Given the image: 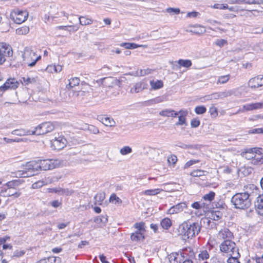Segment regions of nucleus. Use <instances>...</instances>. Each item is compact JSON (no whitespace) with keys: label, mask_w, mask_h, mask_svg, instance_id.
Returning <instances> with one entry per match:
<instances>
[{"label":"nucleus","mask_w":263,"mask_h":263,"mask_svg":"<svg viewBox=\"0 0 263 263\" xmlns=\"http://www.w3.org/2000/svg\"><path fill=\"white\" fill-rule=\"evenodd\" d=\"M163 98L162 97H158L154 99L147 101V104L149 105L155 104L162 102L163 101Z\"/></svg>","instance_id":"50"},{"label":"nucleus","mask_w":263,"mask_h":263,"mask_svg":"<svg viewBox=\"0 0 263 263\" xmlns=\"http://www.w3.org/2000/svg\"><path fill=\"white\" fill-rule=\"evenodd\" d=\"M41 170L40 160L36 161H29L26 163L25 166V170L22 171L21 174L22 177H28L37 173V172Z\"/></svg>","instance_id":"3"},{"label":"nucleus","mask_w":263,"mask_h":263,"mask_svg":"<svg viewBox=\"0 0 263 263\" xmlns=\"http://www.w3.org/2000/svg\"><path fill=\"white\" fill-rule=\"evenodd\" d=\"M88 130L93 134H98L100 133L98 128L92 125L88 126Z\"/></svg>","instance_id":"52"},{"label":"nucleus","mask_w":263,"mask_h":263,"mask_svg":"<svg viewBox=\"0 0 263 263\" xmlns=\"http://www.w3.org/2000/svg\"><path fill=\"white\" fill-rule=\"evenodd\" d=\"M200 162L199 160H191L187 161L184 166V168H187L192 165Z\"/></svg>","instance_id":"54"},{"label":"nucleus","mask_w":263,"mask_h":263,"mask_svg":"<svg viewBox=\"0 0 263 263\" xmlns=\"http://www.w3.org/2000/svg\"><path fill=\"white\" fill-rule=\"evenodd\" d=\"M97 119L106 126L114 127L116 126V122L110 117L100 115L98 116Z\"/></svg>","instance_id":"15"},{"label":"nucleus","mask_w":263,"mask_h":263,"mask_svg":"<svg viewBox=\"0 0 263 263\" xmlns=\"http://www.w3.org/2000/svg\"><path fill=\"white\" fill-rule=\"evenodd\" d=\"M162 190L161 189H149L144 191L141 193V195L145 196H155L159 194Z\"/></svg>","instance_id":"27"},{"label":"nucleus","mask_w":263,"mask_h":263,"mask_svg":"<svg viewBox=\"0 0 263 263\" xmlns=\"http://www.w3.org/2000/svg\"><path fill=\"white\" fill-rule=\"evenodd\" d=\"M132 152V149L129 146H125L120 150V153L122 155H126Z\"/></svg>","instance_id":"47"},{"label":"nucleus","mask_w":263,"mask_h":263,"mask_svg":"<svg viewBox=\"0 0 263 263\" xmlns=\"http://www.w3.org/2000/svg\"><path fill=\"white\" fill-rule=\"evenodd\" d=\"M105 198V194L104 193H99L96 195L94 197L95 204L101 205L103 200Z\"/></svg>","instance_id":"30"},{"label":"nucleus","mask_w":263,"mask_h":263,"mask_svg":"<svg viewBox=\"0 0 263 263\" xmlns=\"http://www.w3.org/2000/svg\"><path fill=\"white\" fill-rule=\"evenodd\" d=\"M147 84L144 81H142L135 83L131 87L130 92L132 93H138L147 88Z\"/></svg>","instance_id":"16"},{"label":"nucleus","mask_w":263,"mask_h":263,"mask_svg":"<svg viewBox=\"0 0 263 263\" xmlns=\"http://www.w3.org/2000/svg\"><path fill=\"white\" fill-rule=\"evenodd\" d=\"M54 129V125L50 122H44L39 125L31 130L32 135H42L51 132Z\"/></svg>","instance_id":"5"},{"label":"nucleus","mask_w":263,"mask_h":263,"mask_svg":"<svg viewBox=\"0 0 263 263\" xmlns=\"http://www.w3.org/2000/svg\"><path fill=\"white\" fill-rule=\"evenodd\" d=\"M167 13L170 14H178L180 13V10L179 8H168L166 10Z\"/></svg>","instance_id":"57"},{"label":"nucleus","mask_w":263,"mask_h":263,"mask_svg":"<svg viewBox=\"0 0 263 263\" xmlns=\"http://www.w3.org/2000/svg\"><path fill=\"white\" fill-rule=\"evenodd\" d=\"M63 163V160L58 159L40 160L41 170L43 171L52 170L61 166L62 165Z\"/></svg>","instance_id":"6"},{"label":"nucleus","mask_w":263,"mask_h":263,"mask_svg":"<svg viewBox=\"0 0 263 263\" xmlns=\"http://www.w3.org/2000/svg\"><path fill=\"white\" fill-rule=\"evenodd\" d=\"M230 74H227L224 76H221L218 78L217 84H223L227 83L230 79Z\"/></svg>","instance_id":"37"},{"label":"nucleus","mask_w":263,"mask_h":263,"mask_svg":"<svg viewBox=\"0 0 263 263\" xmlns=\"http://www.w3.org/2000/svg\"><path fill=\"white\" fill-rule=\"evenodd\" d=\"M24 182L23 179H17L8 181L4 185L9 189L16 190L17 187L20 186Z\"/></svg>","instance_id":"20"},{"label":"nucleus","mask_w":263,"mask_h":263,"mask_svg":"<svg viewBox=\"0 0 263 263\" xmlns=\"http://www.w3.org/2000/svg\"><path fill=\"white\" fill-rule=\"evenodd\" d=\"M12 134L22 136L26 135H32L31 134V130L25 131L23 129H15L12 132Z\"/></svg>","instance_id":"36"},{"label":"nucleus","mask_w":263,"mask_h":263,"mask_svg":"<svg viewBox=\"0 0 263 263\" xmlns=\"http://www.w3.org/2000/svg\"><path fill=\"white\" fill-rule=\"evenodd\" d=\"M230 255L231 257L227 260L228 263H240L238 260V258L240 256L239 252H236V254L234 253Z\"/></svg>","instance_id":"34"},{"label":"nucleus","mask_w":263,"mask_h":263,"mask_svg":"<svg viewBox=\"0 0 263 263\" xmlns=\"http://www.w3.org/2000/svg\"><path fill=\"white\" fill-rule=\"evenodd\" d=\"M73 191L72 190H69L68 189H63L61 188V195H65L66 196H69L71 195L73 193Z\"/></svg>","instance_id":"56"},{"label":"nucleus","mask_w":263,"mask_h":263,"mask_svg":"<svg viewBox=\"0 0 263 263\" xmlns=\"http://www.w3.org/2000/svg\"><path fill=\"white\" fill-rule=\"evenodd\" d=\"M134 227L137 229V231H139L144 233L145 232V223L143 222H136L134 224Z\"/></svg>","instance_id":"43"},{"label":"nucleus","mask_w":263,"mask_h":263,"mask_svg":"<svg viewBox=\"0 0 263 263\" xmlns=\"http://www.w3.org/2000/svg\"><path fill=\"white\" fill-rule=\"evenodd\" d=\"M80 79L78 77L71 78L69 80V84L67 85V88H73L76 86H78L80 83Z\"/></svg>","instance_id":"33"},{"label":"nucleus","mask_w":263,"mask_h":263,"mask_svg":"<svg viewBox=\"0 0 263 263\" xmlns=\"http://www.w3.org/2000/svg\"><path fill=\"white\" fill-rule=\"evenodd\" d=\"M167 161L170 164H172L173 165H174L175 164H176L177 161V158L175 155H171L170 157L168 158Z\"/></svg>","instance_id":"61"},{"label":"nucleus","mask_w":263,"mask_h":263,"mask_svg":"<svg viewBox=\"0 0 263 263\" xmlns=\"http://www.w3.org/2000/svg\"><path fill=\"white\" fill-rule=\"evenodd\" d=\"M177 63L180 67H183L187 68L190 67L192 65V61L188 59H180L178 61Z\"/></svg>","instance_id":"32"},{"label":"nucleus","mask_w":263,"mask_h":263,"mask_svg":"<svg viewBox=\"0 0 263 263\" xmlns=\"http://www.w3.org/2000/svg\"><path fill=\"white\" fill-rule=\"evenodd\" d=\"M204 171L202 170H194L190 173V175L193 177H201L204 175Z\"/></svg>","instance_id":"51"},{"label":"nucleus","mask_w":263,"mask_h":263,"mask_svg":"<svg viewBox=\"0 0 263 263\" xmlns=\"http://www.w3.org/2000/svg\"><path fill=\"white\" fill-rule=\"evenodd\" d=\"M28 14L26 11H17L11 14L13 21L16 24H21L26 20Z\"/></svg>","instance_id":"11"},{"label":"nucleus","mask_w":263,"mask_h":263,"mask_svg":"<svg viewBox=\"0 0 263 263\" xmlns=\"http://www.w3.org/2000/svg\"><path fill=\"white\" fill-rule=\"evenodd\" d=\"M217 238L224 240H232L234 238L233 233L227 228L221 229L217 233Z\"/></svg>","instance_id":"10"},{"label":"nucleus","mask_w":263,"mask_h":263,"mask_svg":"<svg viewBox=\"0 0 263 263\" xmlns=\"http://www.w3.org/2000/svg\"><path fill=\"white\" fill-rule=\"evenodd\" d=\"M220 250L222 252L230 253V255L238 252L236 243L232 240H224L220 245Z\"/></svg>","instance_id":"7"},{"label":"nucleus","mask_w":263,"mask_h":263,"mask_svg":"<svg viewBox=\"0 0 263 263\" xmlns=\"http://www.w3.org/2000/svg\"><path fill=\"white\" fill-rule=\"evenodd\" d=\"M221 217V214L219 211H213L209 215V218L214 221L219 220Z\"/></svg>","instance_id":"35"},{"label":"nucleus","mask_w":263,"mask_h":263,"mask_svg":"<svg viewBox=\"0 0 263 263\" xmlns=\"http://www.w3.org/2000/svg\"><path fill=\"white\" fill-rule=\"evenodd\" d=\"M200 122L198 119H193L191 121V126L193 128H196L200 125Z\"/></svg>","instance_id":"59"},{"label":"nucleus","mask_w":263,"mask_h":263,"mask_svg":"<svg viewBox=\"0 0 263 263\" xmlns=\"http://www.w3.org/2000/svg\"><path fill=\"white\" fill-rule=\"evenodd\" d=\"M25 253V251L24 250H16L13 253V257H19L24 255Z\"/></svg>","instance_id":"62"},{"label":"nucleus","mask_w":263,"mask_h":263,"mask_svg":"<svg viewBox=\"0 0 263 263\" xmlns=\"http://www.w3.org/2000/svg\"><path fill=\"white\" fill-rule=\"evenodd\" d=\"M23 82L22 83L24 84L25 85H28L30 84H33L36 83V80L35 78H29L27 77H23L22 78Z\"/></svg>","instance_id":"42"},{"label":"nucleus","mask_w":263,"mask_h":263,"mask_svg":"<svg viewBox=\"0 0 263 263\" xmlns=\"http://www.w3.org/2000/svg\"><path fill=\"white\" fill-rule=\"evenodd\" d=\"M109 202L114 203L115 204L116 203H122V200L117 196L116 194L115 193L112 194L109 198Z\"/></svg>","instance_id":"45"},{"label":"nucleus","mask_w":263,"mask_h":263,"mask_svg":"<svg viewBox=\"0 0 263 263\" xmlns=\"http://www.w3.org/2000/svg\"><path fill=\"white\" fill-rule=\"evenodd\" d=\"M259 119H263V114L256 115L250 118V120L256 121Z\"/></svg>","instance_id":"64"},{"label":"nucleus","mask_w":263,"mask_h":263,"mask_svg":"<svg viewBox=\"0 0 263 263\" xmlns=\"http://www.w3.org/2000/svg\"><path fill=\"white\" fill-rule=\"evenodd\" d=\"M120 46L124 47L126 49H136L141 47H146L145 45H138L133 43H122L120 44Z\"/></svg>","instance_id":"28"},{"label":"nucleus","mask_w":263,"mask_h":263,"mask_svg":"<svg viewBox=\"0 0 263 263\" xmlns=\"http://www.w3.org/2000/svg\"><path fill=\"white\" fill-rule=\"evenodd\" d=\"M204 203H201L200 202H195L192 204V208L195 209H200L204 206Z\"/></svg>","instance_id":"55"},{"label":"nucleus","mask_w":263,"mask_h":263,"mask_svg":"<svg viewBox=\"0 0 263 263\" xmlns=\"http://www.w3.org/2000/svg\"><path fill=\"white\" fill-rule=\"evenodd\" d=\"M187 208L185 202H180L175 205L172 206L168 210L167 213L168 214H174L182 212Z\"/></svg>","instance_id":"17"},{"label":"nucleus","mask_w":263,"mask_h":263,"mask_svg":"<svg viewBox=\"0 0 263 263\" xmlns=\"http://www.w3.org/2000/svg\"><path fill=\"white\" fill-rule=\"evenodd\" d=\"M168 258L171 263H182L185 260L180 252L171 253Z\"/></svg>","instance_id":"18"},{"label":"nucleus","mask_w":263,"mask_h":263,"mask_svg":"<svg viewBox=\"0 0 263 263\" xmlns=\"http://www.w3.org/2000/svg\"><path fill=\"white\" fill-rule=\"evenodd\" d=\"M12 190V189L8 188V197H13L14 198H18L21 195L22 193L20 192V190L15 192H13Z\"/></svg>","instance_id":"41"},{"label":"nucleus","mask_w":263,"mask_h":263,"mask_svg":"<svg viewBox=\"0 0 263 263\" xmlns=\"http://www.w3.org/2000/svg\"><path fill=\"white\" fill-rule=\"evenodd\" d=\"M186 124V117L181 116L178 117V121L176 123V125H182Z\"/></svg>","instance_id":"60"},{"label":"nucleus","mask_w":263,"mask_h":263,"mask_svg":"<svg viewBox=\"0 0 263 263\" xmlns=\"http://www.w3.org/2000/svg\"><path fill=\"white\" fill-rule=\"evenodd\" d=\"M232 95L231 90H225L222 92H215L210 95L205 96V99L206 100H217L219 99H223L229 97Z\"/></svg>","instance_id":"12"},{"label":"nucleus","mask_w":263,"mask_h":263,"mask_svg":"<svg viewBox=\"0 0 263 263\" xmlns=\"http://www.w3.org/2000/svg\"><path fill=\"white\" fill-rule=\"evenodd\" d=\"M29 32V28L28 26H24L16 30V33L18 35H25Z\"/></svg>","instance_id":"39"},{"label":"nucleus","mask_w":263,"mask_h":263,"mask_svg":"<svg viewBox=\"0 0 263 263\" xmlns=\"http://www.w3.org/2000/svg\"><path fill=\"white\" fill-rule=\"evenodd\" d=\"M201 230V226L198 222H184L180 224L178 231L180 235L185 238H192L197 235Z\"/></svg>","instance_id":"1"},{"label":"nucleus","mask_w":263,"mask_h":263,"mask_svg":"<svg viewBox=\"0 0 263 263\" xmlns=\"http://www.w3.org/2000/svg\"><path fill=\"white\" fill-rule=\"evenodd\" d=\"M209 112L212 117H216L218 115L217 109L214 106H212L210 108Z\"/></svg>","instance_id":"58"},{"label":"nucleus","mask_w":263,"mask_h":263,"mask_svg":"<svg viewBox=\"0 0 263 263\" xmlns=\"http://www.w3.org/2000/svg\"><path fill=\"white\" fill-rule=\"evenodd\" d=\"M24 64L29 67L34 66L37 61L41 58V55H37L35 52L30 49L26 48L23 54Z\"/></svg>","instance_id":"4"},{"label":"nucleus","mask_w":263,"mask_h":263,"mask_svg":"<svg viewBox=\"0 0 263 263\" xmlns=\"http://www.w3.org/2000/svg\"><path fill=\"white\" fill-rule=\"evenodd\" d=\"M215 193L214 192L211 191L209 193L204 195L203 196V199L205 201H212L215 197Z\"/></svg>","instance_id":"48"},{"label":"nucleus","mask_w":263,"mask_h":263,"mask_svg":"<svg viewBox=\"0 0 263 263\" xmlns=\"http://www.w3.org/2000/svg\"><path fill=\"white\" fill-rule=\"evenodd\" d=\"M7 192H8V187H7V188H6L3 186V187H1V189L0 196L2 197H8Z\"/></svg>","instance_id":"63"},{"label":"nucleus","mask_w":263,"mask_h":263,"mask_svg":"<svg viewBox=\"0 0 263 263\" xmlns=\"http://www.w3.org/2000/svg\"><path fill=\"white\" fill-rule=\"evenodd\" d=\"M0 53L6 58L12 56L13 51L11 47L6 43H0Z\"/></svg>","instance_id":"14"},{"label":"nucleus","mask_w":263,"mask_h":263,"mask_svg":"<svg viewBox=\"0 0 263 263\" xmlns=\"http://www.w3.org/2000/svg\"><path fill=\"white\" fill-rule=\"evenodd\" d=\"M255 206L258 209H263V194L257 197Z\"/></svg>","instance_id":"44"},{"label":"nucleus","mask_w":263,"mask_h":263,"mask_svg":"<svg viewBox=\"0 0 263 263\" xmlns=\"http://www.w3.org/2000/svg\"><path fill=\"white\" fill-rule=\"evenodd\" d=\"M45 185V182L43 180L37 181L32 184V189H38Z\"/></svg>","instance_id":"53"},{"label":"nucleus","mask_w":263,"mask_h":263,"mask_svg":"<svg viewBox=\"0 0 263 263\" xmlns=\"http://www.w3.org/2000/svg\"><path fill=\"white\" fill-rule=\"evenodd\" d=\"M251 196L248 192L236 193L232 197L231 202L236 209H247L252 204Z\"/></svg>","instance_id":"2"},{"label":"nucleus","mask_w":263,"mask_h":263,"mask_svg":"<svg viewBox=\"0 0 263 263\" xmlns=\"http://www.w3.org/2000/svg\"><path fill=\"white\" fill-rule=\"evenodd\" d=\"M129 74L135 77H143L146 75L144 69L137 70L129 73Z\"/></svg>","instance_id":"46"},{"label":"nucleus","mask_w":263,"mask_h":263,"mask_svg":"<svg viewBox=\"0 0 263 263\" xmlns=\"http://www.w3.org/2000/svg\"><path fill=\"white\" fill-rule=\"evenodd\" d=\"M149 84L151 87V90H157L163 87V82L161 80L155 81L153 80L150 81Z\"/></svg>","instance_id":"25"},{"label":"nucleus","mask_w":263,"mask_h":263,"mask_svg":"<svg viewBox=\"0 0 263 263\" xmlns=\"http://www.w3.org/2000/svg\"><path fill=\"white\" fill-rule=\"evenodd\" d=\"M144 239V233L139 231H136L130 235V239L133 241H143Z\"/></svg>","instance_id":"22"},{"label":"nucleus","mask_w":263,"mask_h":263,"mask_svg":"<svg viewBox=\"0 0 263 263\" xmlns=\"http://www.w3.org/2000/svg\"><path fill=\"white\" fill-rule=\"evenodd\" d=\"M248 85L252 88H256L263 86V76L259 75L251 79Z\"/></svg>","instance_id":"13"},{"label":"nucleus","mask_w":263,"mask_h":263,"mask_svg":"<svg viewBox=\"0 0 263 263\" xmlns=\"http://www.w3.org/2000/svg\"><path fill=\"white\" fill-rule=\"evenodd\" d=\"M50 143L51 147L52 149L60 151L66 146L67 140L64 136H60L51 140Z\"/></svg>","instance_id":"8"},{"label":"nucleus","mask_w":263,"mask_h":263,"mask_svg":"<svg viewBox=\"0 0 263 263\" xmlns=\"http://www.w3.org/2000/svg\"><path fill=\"white\" fill-rule=\"evenodd\" d=\"M243 106L245 111L261 109L263 108V101L260 102L246 104Z\"/></svg>","instance_id":"19"},{"label":"nucleus","mask_w":263,"mask_h":263,"mask_svg":"<svg viewBox=\"0 0 263 263\" xmlns=\"http://www.w3.org/2000/svg\"><path fill=\"white\" fill-rule=\"evenodd\" d=\"M62 70V66L60 65H50L46 69V71L50 73L60 72Z\"/></svg>","instance_id":"24"},{"label":"nucleus","mask_w":263,"mask_h":263,"mask_svg":"<svg viewBox=\"0 0 263 263\" xmlns=\"http://www.w3.org/2000/svg\"><path fill=\"white\" fill-rule=\"evenodd\" d=\"M57 259L60 260V258L59 257L50 256L47 258H42L36 263H55L57 261Z\"/></svg>","instance_id":"29"},{"label":"nucleus","mask_w":263,"mask_h":263,"mask_svg":"<svg viewBox=\"0 0 263 263\" xmlns=\"http://www.w3.org/2000/svg\"><path fill=\"white\" fill-rule=\"evenodd\" d=\"M180 252L182 254V255H183V257L184 258V260H192V259L194 258L195 257V254L193 251V250L190 247L185 248Z\"/></svg>","instance_id":"21"},{"label":"nucleus","mask_w":263,"mask_h":263,"mask_svg":"<svg viewBox=\"0 0 263 263\" xmlns=\"http://www.w3.org/2000/svg\"><path fill=\"white\" fill-rule=\"evenodd\" d=\"M19 85L20 83L15 79H8L2 86H0V92H4L8 89H16Z\"/></svg>","instance_id":"9"},{"label":"nucleus","mask_w":263,"mask_h":263,"mask_svg":"<svg viewBox=\"0 0 263 263\" xmlns=\"http://www.w3.org/2000/svg\"><path fill=\"white\" fill-rule=\"evenodd\" d=\"M172 221L168 218L163 219L160 222L161 226L165 230H168L172 226Z\"/></svg>","instance_id":"31"},{"label":"nucleus","mask_w":263,"mask_h":263,"mask_svg":"<svg viewBox=\"0 0 263 263\" xmlns=\"http://www.w3.org/2000/svg\"><path fill=\"white\" fill-rule=\"evenodd\" d=\"M206 107L203 105L197 106L195 108V112L197 115L203 114L206 112Z\"/></svg>","instance_id":"49"},{"label":"nucleus","mask_w":263,"mask_h":263,"mask_svg":"<svg viewBox=\"0 0 263 263\" xmlns=\"http://www.w3.org/2000/svg\"><path fill=\"white\" fill-rule=\"evenodd\" d=\"M80 24L81 25H88L92 23V20L91 18H87L86 16H81L79 18Z\"/></svg>","instance_id":"38"},{"label":"nucleus","mask_w":263,"mask_h":263,"mask_svg":"<svg viewBox=\"0 0 263 263\" xmlns=\"http://www.w3.org/2000/svg\"><path fill=\"white\" fill-rule=\"evenodd\" d=\"M198 259L200 260H204L210 257V255L207 250H203L200 252L198 255Z\"/></svg>","instance_id":"40"},{"label":"nucleus","mask_w":263,"mask_h":263,"mask_svg":"<svg viewBox=\"0 0 263 263\" xmlns=\"http://www.w3.org/2000/svg\"><path fill=\"white\" fill-rule=\"evenodd\" d=\"M253 151V148H245L242 153V155L248 160L254 158L256 156L254 155Z\"/></svg>","instance_id":"26"},{"label":"nucleus","mask_w":263,"mask_h":263,"mask_svg":"<svg viewBox=\"0 0 263 263\" xmlns=\"http://www.w3.org/2000/svg\"><path fill=\"white\" fill-rule=\"evenodd\" d=\"M159 115L163 117L175 118L177 117L178 113L173 109H166L160 111Z\"/></svg>","instance_id":"23"}]
</instances>
